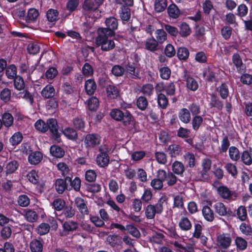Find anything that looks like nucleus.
<instances>
[{
    "label": "nucleus",
    "mask_w": 252,
    "mask_h": 252,
    "mask_svg": "<svg viewBox=\"0 0 252 252\" xmlns=\"http://www.w3.org/2000/svg\"><path fill=\"white\" fill-rule=\"evenodd\" d=\"M98 35L95 38V43L97 46H101L102 50L108 51L113 49L115 44L113 40L109 39V36L114 34V32L107 31L106 30H98Z\"/></svg>",
    "instance_id": "1"
},
{
    "label": "nucleus",
    "mask_w": 252,
    "mask_h": 252,
    "mask_svg": "<svg viewBox=\"0 0 252 252\" xmlns=\"http://www.w3.org/2000/svg\"><path fill=\"white\" fill-rule=\"evenodd\" d=\"M232 239L230 235L228 233H222L219 235L217 238V245L221 249H226L231 245Z\"/></svg>",
    "instance_id": "2"
},
{
    "label": "nucleus",
    "mask_w": 252,
    "mask_h": 252,
    "mask_svg": "<svg viewBox=\"0 0 252 252\" xmlns=\"http://www.w3.org/2000/svg\"><path fill=\"white\" fill-rule=\"evenodd\" d=\"M218 193L223 199L234 200L236 194L234 191L231 190L227 187L220 186L217 189Z\"/></svg>",
    "instance_id": "3"
},
{
    "label": "nucleus",
    "mask_w": 252,
    "mask_h": 252,
    "mask_svg": "<svg viewBox=\"0 0 252 252\" xmlns=\"http://www.w3.org/2000/svg\"><path fill=\"white\" fill-rule=\"evenodd\" d=\"M103 1L104 0H85L83 4V9L88 12L94 11L98 8Z\"/></svg>",
    "instance_id": "4"
},
{
    "label": "nucleus",
    "mask_w": 252,
    "mask_h": 252,
    "mask_svg": "<svg viewBox=\"0 0 252 252\" xmlns=\"http://www.w3.org/2000/svg\"><path fill=\"white\" fill-rule=\"evenodd\" d=\"M158 176V179H153L151 183V186L155 189H160L162 188V182L166 178V172L164 170H159Z\"/></svg>",
    "instance_id": "5"
},
{
    "label": "nucleus",
    "mask_w": 252,
    "mask_h": 252,
    "mask_svg": "<svg viewBox=\"0 0 252 252\" xmlns=\"http://www.w3.org/2000/svg\"><path fill=\"white\" fill-rule=\"evenodd\" d=\"M232 61L238 73H242L245 71V65L243 63L242 59L239 54H234L232 57Z\"/></svg>",
    "instance_id": "6"
},
{
    "label": "nucleus",
    "mask_w": 252,
    "mask_h": 252,
    "mask_svg": "<svg viewBox=\"0 0 252 252\" xmlns=\"http://www.w3.org/2000/svg\"><path fill=\"white\" fill-rule=\"evenodd\" d=\"M46 125L48 129H50L55 139L57 140L60 137V133L58 132V126L57 120L54 119H50L47 120Z\"/></svg>",
    "instance_id": "7"
},
{
    "label": "nucleus",
    "mask_w": 252,
    "mask_h": 252,
    "mask_svg": "<svg viewBox=\"0 0 252 252\" xmlns=\"http://www.w3.org/2000/svg\"><path fill=\"white\" fill-rule=\"evenodd\" d=\"M100 138L98 135L89 134L85 139V143L87 147H93L99 144Z\"/></svg>",
    "instance_id": "8"
},
{
    "label": "nucleus",
    "mask_w": 252,
    "mask_h": 252,
    "mask_svg": "<svg viewBox=\"0 0 252 252\" xmlns=\"http://www.w3.org/2000/svg\"><path fill=\"white\" fill-rule=\"evenodd\" d=\"M213 208L216 213L222 217L227 216L229 212L225 205L220 202L216 203L214 205Z\"/></svg>",
    "instance_id": "9"
},
{
    "label": "nucleus",
    "mask_w": 252,
    "mask_h": 252,
    "mask_svg": "<svg viewBox=\"0 0 252 252\" xmlns=\"http://www.w3.org/2000/svg\"><path fill=\"white\" fill-rule=\"evenodd\" d=\"M106 28H101L98 30H106L107 31H111L114 32V30L116 29L118 27L117 20L115 17H109L107 18L105 21Z\"/></svg>",
    "instance_id": "10"
},
{
    "label": "nucleus",
    "mask_w": 252,
    "mask_h": 252,
    "mask_svg": "<svg viewBox=\"0 0 252 252\" xmlns=\"http://www.w3.org/2000/svg\"><path fill=\"white\" fill-rule=\"evenodd\" d=\"M178 225L180 228L183 231H188L192 227V224L189 220L185 217H182L179 220Z\"/></svg>",
    "instance_id": "11"
},
{
    "label": "nucleus",
    "mask_w": 252,
    "mask_h": 252,
    "mask_svg": "<svg viewBox=\"0 0 252 252\" xmlns=\"http://www.w3.org/2000/svg\"><path fill=\"white\" fill-rule=\"evenodd\" d=\"M96 162L100 167L107 166L109 162V158L107 154L105 152H101L97 156Z\"/></svg>",
    "instance_id": "12"
},
{
    "label": "nucleus",
    "mask_w": 252,
    "mask_h": 252,
    "mask_svg": "<svg viewBox=\"0 0 252 252\" xmlns=\"http://www.w3.org/2000/svg\"><path fill=\"white\" fill-rule=\"evenodd\" d=\"M174 251L178 252H193V249L191 247L187 246L185 243L181 244L174 241Z\"/></svg>",
    "instance_id": "13"
},
{
    "label": "nucleus",
    "mask_w": 252,
    "mask_h": 252,
    "mask_svg": "<svg viewBox=\"0 0 252 252\" xmlns=\"http://www.w3.org/2000/svg\"><path fill=\"white\" fill-rule=\"evenodd\" d=\"M75 203L82 214H88V209L83 199L81 197H77L75 199Z\"/></svg>",
    "instance_id": "14"
},
{
    "label": "nucleus",
    "mask_w": 252,
    "mask_h": 252,
    "mask_svg": "<svg viewBox=\"0 0 252 252\" xmlns=\"http://www.w3.org/2000/svg\"><path fill=\"white\" fill-rule=\"evenodd\" d=\"M106 93L109 97L115 99L119 94V90L114 85H109L106 88Z\"/></svg>",
    "instance_id": "15"
},
{
    "label": "nucleus",
    "mask_w": 252,
    "mask_h": 252,
    "mask_svg": "<svg viewBox=\"0 0 252 252\" xmlns=\"http://www.w3.org/2000/svg\"><path fill=\"white\" fill-rule=\"evenodd\" d=\"M204 219L208 221H212L214 220V214L212 209L208 206H204L202 210Z\"/></svg>",
    "instance_id": "16"
},
{
    "label": "nucleus",
    "mask_w": 252,
    "mask_h": 252,
    "mask_svg": "<svg viewBox=\"0 0 252 252\" xmlns=\"http://www.w3.org/2000/svg\"><path fill=\"white\" fill-rule=\"evenodd\" d=\"M42 158V154L40 152L31 153L29 156V161L32 164H38Z\"/></svg>",
    "instance_id": "17"
},
{
    "label": "nucleus",
    "mask_w": 252,
    "mask_h": 252,
    "mask_svg": "<svg viewBox=\"0 0 252 252\" xmlns=\"http://www.w3.org/2000/svg\"><path fill=\"white\" fill-rule=\"evenodd\" d=\"M217 90L222 99H225L227 98L229 94V89L228 85L226 83H222L217 88Z\"/></svg>",
    "instance_id": "18"
},
{
    "label": "nucleus",
    "mask_w": 252,
    "mask_h": 252,
    "mask_svg": "<svg viewBox=\"0 0 252 252\" xmlns=\"http://www.w3.org/2000/svg\"><path fill=\"white\" fill-rule=\"evenodd\" d=\"M67 180L59 179L55 182V186L57 191L59 193H62L66 189V182Z\"/></svg>",
    "instance_id": "19"
},
{
    "label": "nucleus",
    "mask_w": 252,
    "mask_h": 252,
    "mask_svg": "<svg viewBox=\"0 0 252 252\" xmlns=\"http://www.w3.org/2000/svg\"><path fill=\"white\" fill-rule=\"evenodd\" d=\"M55 94L54 87L50 85L46 86L42 91L41 95L45 98L52 97Z\"/></svg>",
    "instance_id": "20"
},
{
    "label": "nucleus",
    "mask_w": 252,
    "mask_h": 252,
    "mask_svg": "<svg viewBox=\"0 0 252 252\" xmlns=\"http://www.w3.org/2000/svg\"><path fill=\"white\" fill-rule=\"evenodd\" d=\"M96 89V85L94 80L89 79L86 82L85 90L87 94L89 95L94 94Z\"/></svg>",
    "instance_id": "21"
},
{
    "label": "nucleus",
    "mask_w": 252,
    "mask_h": 252,
    "mask_svg": "<svg viewBox=\"0 0 252 252\" xmlns=\"http://www.w3.org/2000/svg\"><path fill=\"white\" fill-rule=\"evenodd\" d=\"M252 150L250 152L248 151H244L241 155V160L246 165H250L252 163Z\"/></svg>",
    "instance_id": "22"
},
{
    "label": "nucleus",
    "mask_w": 252,
    "mask_h": 252,
    "mask_svg": "<svg viewBox=\"0 0 252 252\" xmlns=\"http://www.w3.org/2000/svg\"><path fill=\"white\" fill-rule=\"evenodd\" d=\"M179 117L180 120L184 123L187 124L190 120V114L189 110L186 108H183L181 110Z\"/></svg>",
    "instance_id": "23"
},
{
    "label": "nucleus",
    "mask_w": 252,
    "mask_h": 252,
    "mask_svg": "<svg viewBox=\"0 0 252 252\" xmlns=\"http://www.w3.org/2000/svg\"><path fill=\"white\" fill-rule=\"evenodd\" d=\"M186 85L187 88L191 91H195L198 88L197 81L193 77L188 76L186 79Z\"/></svg>",
    "instance_id": "24"
},
{
    "label": "nucleus",
    "mask_w": 252,
    "mask_h": 252,
    "mask_svg": "<svg viewBox=\"0 0 252 252\" xmlns=\"http://www.w3.org/2000/svg\"><path fill=\"white\" fill-rule=\"evenodd\" d=\"M229 156L232 161H237L240 157L238 148L235 146L230 147L229 149Z\"/></svg>",
    "instance_id": "25"
},
{
    "label": "nucleus",
    "mask_w": 252,
    "mask_h": 252,
    "mask_svg": "<svg viewBox=\"0 0 252 252\" xmlns=\"http://www.w3.org/2000/svg\"><path fill=\"white\" fill-rule=\"evenodd\" d=\"M50 153L53 156L58 158L63 157L64 155V151L61 147L56 145L51 147Z\"/></svg>",
    "instance_id": "26"
},
{
    "label": "nucleus",
    "mask_w": 252,
    "mask_h": 252,
    "mask_svg": "<svg viewBox=\"0 0 252 252\" xmlns=\"http://www.w3.org/2000/svg\"><path fill=\"white\" fill-rule=\"evenodd\" d=\"M167 6V0H155V9L158 12L164 11Z\"/></svg>",
    "instance_id": "27"
},
{
    "label": "nucleus",
    "mask_w": 252,
    "mask_h": 252,
    "mask_svg": "<svg viewBox=\"0 0 252 252\" xmlns=\"http://www.w3.org/2000/svg\"><path fill=\"white\" fill-rule=\"evenodd\" d=\"M30 248L32 252H42L43 246L40 241L34 240L31 243Z\"/></svg>",
    "instance_id": "28"
},
{
    "label": "nucleus",
    "mask_w": 252,
    "mask_h": 252,
    "mask_svg": "<svg viewBox=\"0 0 252 252\" xmlns=\"http://www.w3.org/2000/svg\"><path fill=\"white\" fill-rule=\"evenodd\" d=\"M236 213L238 218L241 221H244L246 220L247 218V211L245 206H239L237 210Z\"/></svg>",
    "instance_id": "29"
},
{
    "label": "nucleus",
    "mask_w": 252,
    "mask_h": 252,
    "mask_svg": "<svg viewBox=\"0 0 252 252\" xmlns=\"http://www.w3.org/2000/svg\"><path fill=\"white\" fill-rule=\"evenodd\" d=\"M27 51L30 54L35 55L39 52L40 47L37 43L31 42L28 45Z\"/></svg>",
    "instance_id": "30"
},
{
    "label": "nucleus",
    "mask_w": 252,
    "mask_h": 252,
    "mask_svg": "<svg viewBox=\"0 0 252 252\" xmlns=\"http://www.w3.org/2000/svg\"><path fill=\"white\" fill-rule=\"evenodd\" d=\"M158 42L153 37L149 39L146 43V48L148 50L154 51L157 50Z\"/></svg>",
    "instance_id": "31"
},
{
    "label": "nucleus",
    "mask_w": 252,
    "mask_h": 252,
    "mask_svg": "<svg viewBox=\"0 0 252 252\" xmlns=\"http://www.w3.org/2000/svg\"><path fill=\"white\" fill-rule=\"evenodd\" d=\"M177 56L180 60H186L189 56V51L185 47H180L177 51Z\"/></svg>",
    "instance_id": "32"
},
{
    "label": "nucleus",
    "mask_w": 252,
    "mask_h": 252,
    "mask_svg": "<svg viewBox=\"0 0 252 252\" xmlns=\"http://www.w3.org/2000/svg\"><path fill=\"white\" fill-rule=\"evenodd\" d=\"M107 241L111 246L114 247L119 244L121 241V238L118 235H110L108 236Z\"/></svg>",
    "instance_id": "33"
},
{
    "label": "nucleus",
    "mask_w": 252,
    "mask_h": 252,
    "mask_svg": "<svg viewBox=\"0 0 252 252\" xmlns=\"http://www.w3.org/2000/svg\"><path fill=\"white\" fill-rule=\"evenodd\" d=\"M66 180L68 182H70V185L72 188L76 191H79L81 187V180L78 177H76L73 181H71V179L69 177H66Z\"/></svg>",
    "instance_id": "34"
},
{
    "label": "nucleus",
    "mask_w": 252,
    "mask_h": 252,
    "mask_svg": "<svg viewBox=\"0 0 252 252\" xmlns=\"http://www.w3.org/2000/svg\"><path fill=\"white\" fill-rule=\"evenodd\" d=\"M88 107L91 111H96L99 106L98 99L95 97H92L88 101Z\"/></svg>",
    "instance_id": "35"
},
{
    "label": "nucleus",
    "mask_w": 252,
    "mask_h": 252,
    "mask_svg": "<svg viewBox=\"0 0 252 252\" xmlns=\"http://www.w3.org/2000/svg\"><path fill=\"white\" fill-rule=\"evenodd\" d=\"M237 248L241 251L245 250L247 247V242L243 238L240 237H236L235 240Z\"/></svg>",
    "instance_id": "36"
},
{
    "label": "nucleus",
    "mask_w": 252,
    "mask_h": 252,
    "mask_svg": "<svg viewBox=\"0 0 252 252\" xmlns=\"http://www.w3.org/2000/svg\"><path fill=\"white\" fill-rule=\"evenodd\" d=\"M203 122V118L201 116H195L192 120V126L194 130H197Z\"/></svg>",
    "instance_id": "37"
},
{
    "label": "nucleus",
    "mask_w": 252,
    "mask_h": 252,
    "mask_svg": "<svg viewBox=\"0 0 252 252\" xmlns=\"http://www.w3.org/2000/svg\"><path fill=\"white\" fill-rule=\"evenodd\" d=\"M27 220L30 222H34L38 219V215L36 213L32 210H28L25 215Z\"/></svg>",
    "instance_id": "38"
},
{
    "label": "nucleus",
    "mask_w": 252,
    "mask_h": 252,
    "mask_svg": "<svg viewBox=\"0 0 252 252\" xmlns=\"http://www.w3.org/2000/svg\"><path fill=\"white\" fill-rule=\"evenodd\" d=\"M226 170L233 177H235L238 173L236 165L232 163H227L224 166Z\"/></svg>",
    "instance_id": "39"
},
{
    "label": "nucleus",
    "mask_w": 252,
    "mask_h": 252,
    "mask_svg": "<svg viewBox=\"0 0 252 252\" xmlns=\"http://www.w3.org/2000/svg\"><path fill=\"white\" fill-rule=\"evenodd\" d=\"M191 33V30L189 25L185 23L181 24L180 33L182 36L186 37Z\"/></svg>",
    "instance_id": "40"
},
{
    "label": "nucleus",
    "mask_w": 252,
    "mask_h": 252,
    "mask_svg": "<svg viewBox=\"0 0 252 252\" xmlns=\"http://www.w3.org/2000/svg\"><path fill=\"white\" fill-rule=\"evenodd\" d=\"M64 134L69 139L75 140L77 138L76 131L72 128H66L63 131Z\"/></svg>",
    "instance_id": "41"
},
{
    "label": "nucleus",
    "mask_w": 252,
    "mask_h": 252,
    "mask_svg": "<svg viewBox=\"0 0 252 252\" xmlns=\"http://www.w3.org/2000/svg\"><path fill=\"white\" fill-rule=\"evenodd\" d=\"M158 105L161 108H165L168 104V100L166 96L162 94H160L158 95Z\"/></svg>",
    "instance_id": "42"
},
{
    "label": "nucleus",
    "mask_w": 252,
    "mask_h": 252,
    "mask_svg": "<svg viewBox=\"0 0 252 252\" xmlns=\"http://www.w3.org/2000/svg\"><path fill=\"white\" fill-rule=\"evenodd\" d=\"M4 125L7 127L11 126L13 122V118L9 113H4L2 117Z\"/></svg>",
    "instance_id": "43"
},
{
    "label": "nucleus",
    "mask_w": 252,
    "mask_h": 252,
    "mask_svg": "<svg viewBox=\"0 0 252 252\" xmlns=\"http://www.w3.org/2000/svg\"><path fill=\"white\" fill-rule=\"evenodd\" d=\"M18 166V162L13 160L8 163L6 167V173L10 174L14 173L17 169Z\"/></svg>",
    "instance_id": "44"
},
{
    "label": "nucleus",
    "mask_w": 252,
    "mask_h": 252,
    "mask_svg": "<svg viewBox=\"0 0 252 252\" xmlns=\"http://www.w3.org/2000/svg\"><path fill=\"white\" fill-rule=\"evenodd\" d=\"M156 213V208L154 205H149L147 207L145 213L148 219H153L155 217Z\"/></svg>",
    "instance_id": "45"
},
{
    "label": "nucleus",
    "mask_w": 252,
    "mask_h": 252,
    "mask_svg": "<svg viewBox=\"0 0 252 252\" xmlns=\"http://www.w3.org/2000/svg\"><path fill=\"white\" fill-rule=\"evenodd\" d=\"M148 101L146 97L140 96L137 100V107L142 110H144L148 106Z\"/></svg>",
    "instance_id": "46"
},
{
    "label": "nucleus",
    "mask_w": 252,
    "mask_h": 252,
    "mask_svg": "<svg viewBox=\"0 0 252 252\" xmlns=\"http://www.w3.org/2000/svg\"><path fill=\"white\" fill-rule=\"evenodd\" d=\"M240 229L242 233L246 235H251L252 233V229L251 226L245 222L241 224Z\"/></svg>",
    "instance_id": "47"
},
{
    "label": "nucleus",
    "mask_w": 252,
    "mask_h": 252,
    "mask_svg": "<svg viewBox=\"0 0 252 252\" xmlns=\"http://www.w3.org/2000/svg\"><path fill=\"white\" fill-rule=\"evenodd\" d=\"M50 229V226L48 223H42L37 228L38 233L40 235L47 234Z\"/></svg>",
    "instance_id": "48"
},
{
    "label": "nucleus",
    "mask_w": 252,
    "mask_h": 252,
    "mask_svg": "<svg viewBox=\"0 0 252 252\" xmlns=\"http://www.w3.org/2000/svg\"><path fill=\"white\" fill-rule=\"evenodd\" d=\"M15 87L18 90H21L25 88V83L23 78L20 76H16L14 80Z\"/></svg>",
    "instance_id": "49"
},
{
    "label": "nucleus",
    "mask_w": 252,
    "mask_h": 252,
    "mask_svg": "<svg viewBox=\"0 0 252 252\" xmlns=\"http://www.w3.org/2000/svg\"><path fill=\"white\" fill-rule=\"evenodd\" d=\"M23 139V136L20 132L15 133L10 139V142L12 145L19 144Z\"/></svg>",
    "instance_id": "50"
},
{
    "label": "nucleus",
    "mask_w": 252,
    "mask_h": 252,
    "mask_svg": "<svg viewBox=\"0 0 252 252\" xmlns=\"http://www.w3.org/2000/svg\"><path fill=\"white\" fill-rule=\"evenodd\" d=\"M156 33L157 34V41L158 43H162L166 39V33L163 30H158Z\"/></svg>",
    "instance_id": "51"
},
{
    "label": "nucleus",
    "mask_w": 252,
    "mask_h": 252,
    "mask_svg": "<svg viewBox=\"0 0 252 252\" xmlns=\"http://www.w3.org/2000/svg\"><path fill=\"white\" fill-rule=\"evenodd\" d=\"M130 5H122L119 9V14L121 16H130L131 14Z\"/></svg>",
    "instance_id": "52"
},
{
    "label": "nucleus",
    "mask_w": 252,
    "mask_h": 252,
    "mask_svg": "<svg viewBox=\"0 0 252 252\" xmlns=\"http://www.w3.org/2000/svg\"><path fill=\"white\" fill-rule=\"evenodd\" d=\"M111 117L117 121H121L123 116L124 117V112H123L119 109L113 110L111 113Z\"/></svg>",
    "instance_id": "53"
},
{
    "label": "nucleus",
    "mask_w": 252,
    "mask_h": 252,
    "mask_svg": "<svg viewBox=\"0 0 252 252\" xmlns=\"http://www.w3.org/2000/svg\"><path fill=\"white\" fill-rule=\"evenodd\" d=\"M27 178L33 184H36L38 183L39 177L37 173L34 170H32L28 175Z\"/></svg>",
    "instance_id": "54"
},
{
    "label": "nucleus",
    "mask_w": 252,
    "mask_h": 252,
    "mask_svg": "<svg viewBox=\"0 0 252 252\" xmlns=\"http://www.w3.org/2000/svg\"><path fill=\"white\" fill-rule=\"evenodd\" d=\"M16 74V67L14 65L8 66L6 70V75L9 79L13 78Z\"/></svg>",
    "instance_id": "55"
},
{
    "label": "nucleus",
    "mask_w": 252,
    "mask_h": 252,
    "mask_svg": "<svg viewBox=\"0 0 252 252\" xmlns=\"http://www.w3.org/2000/svg\"><path fill=\"white\" fill-rule=\"evenodd\" d=\"M65 202L61 198L56 199L53 202V205L56 210H62L65 206Z\"/></svg>",
    "instance_id": "56"
},
{
    "label": "nucleus",
    "mask_w": 252,
    "mask_h": 252,
    "mask_svg": "<svg viewBox=\"0 0 252 252\" xmlns=\"http://www.w3.org/2000/svg\"><path fill=\"white\" fill-rule=\"evenodd\" d=\"M126 69L127 72H129L133 76V78H140L138 73L137 72H135V67L134 64L128 63L126 65Z\"/></svg>",
    "instance_id": "57"
},
{
    "label": "nucleus",
    "mask_w": 252,
    "mask_h": 252,
    "mask_svg": "<svg viewBox=\"0 0 252 252\" xmlns=\"http://www.w3.org/2000/svg\"><path fill=\"white\" fill-rule=\"evenodd\" d=\"M64 229L67 231H73L78 227V224L76 222L70 221L65 222L63 224Z\"/></svg>",
    "instance_id": "58"
},
{
    "label": "nucleus",
    "mask_w": 252,
    "mask_h": 252,
    "mask_svg": "<svg viewBox=\"0 0 252 252\" xmlns=\"http://www.w3.org/2000/svg\"><path fill=\"white\" fill-rule=\"evenodd\" d=\"M185 170L183 164L179 161H174V174L181 175Z\"/></svg>",
    "instance_id": "59"
},
{
    "label": "nucleus",
    "mask_w": 252,
    "mask_h": 252,
    "mask_svg": "<svg viewBox=\"0 0 252 252\" xmlns=\"http://www.w3.org/2000/svg\"><path fill=\"white\" fill-rule=\"evenodd\" d=\"M202 7L204 13L205 14L208 15L210 13V11L213 8V5L210 0H206L203 3Z\"/></svg>",
    "instance_id": "60"
},
{
    "label": "nucleus",
    "mask_w": 252,
    "mask_h": 252,
    "mask_svg": "<svg viewBox=\"0 0 252 252\" xmlns=\"http://www.w3.org/2000/svg\"><path fill=\"white\" fill-rule=\"evenodd\" d=\"M35 128L41 132H45L48 130L46 123L42 120H38L35 124Z\"/></svg>",
    "instance_id": "61"
},
{
    "label": "nucleus",
    "mask_w": 252,
    "mask_h": 252,
    "mask_svg": "<svg viewBox=\"0 0 252 252\" xmlns=\"http://www.w3.org/2000/svg\"><path fill=\"white\" fill-rule=\"evenodd\" d=\"M185 159L188 162L189 166L193 167L195 165V157L192 153H187L184 156Z\"/></svg>",
    "instance_id": "62"
},
{
    "label": "nucleus",
    "mask_w": 252,
    "mask_h": 252,
    "mask_svg": "<svg viewBox=\"0 0 252 252\" xmlns=\"http://www.w3.org/2000/svg\"><path fill=\"white\" fill-rule=\"evenodd\" d=\"M189 109L194 116H198L200 113V107L199 105L196 103L191 104L189 107Z\"/></svg>",
    "instance_id": "63"
},
{
    "label": "nucleus",
    "mask_w": 252,
    "mask_h": 252,
    "mask_svg": "<svg viewBox=\"0 0 252 252\" xmlns=\"http://www.w3.org/2000/svg\"><path fill=\"white\" fill-rule=\"evenodd\" d=\"M11 91L8 88L4 89L1 92L0 98L5 102L9 101L10 99Z\"/></svg>",
    "instance_id": "64"
}]
</instances>
